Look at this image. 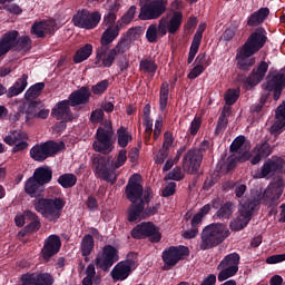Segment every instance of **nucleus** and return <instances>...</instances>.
Wrapping results in <instances>:
<instances>
[{
  "instance_id": "f257e3e1",
  "label": "nucleus",
  "mask_w": 285,
  "mask_h": 285,
  "mask_svg": "<svg viewBox=\"0 0 285 285\" xmlns=\"http://www.w3.org/2000/svg\"><path fill=\"white\" fill-rule=\"evenodd\" d=\"M268 42V32L264 28L255 29L247 38L245 43L236 51L238 70L248 72L255 66V57Z\"/></svg>"
},
{
  "instance_id": "f03ea898",
  "label": "nucleus",
  "mask_w": 285,
  "mask_h": 285,
  "mask_svg": "<svg viewBox=\"0 0 285 285\" xmlns=\"http://www.w3.org/2000/svg\"><path fill=\"white\" fill-rule=\"evenodd\" d=\"M261 88L263 92L259 102L250 106V115H259L271 97H273L274 101H279L282 92L285 90V70H269Z\"/></svg>"
},
{
  "instance_id": "7ed1b4c3",
  "label": "nucleus",
  "mask_w": 285,
  "mask_h": 285,
  "mask_svg": "<svg viewBox=\"0 0 285 285\" xmlns=\"http://www.w3.org/2000/svg\"><path fill=\"white\" fill-rule=\"evenodd\" d=\"M184 23V13L181 11H171L163 16L157 24H150L146 31V39L149 43H157V37L166 35H177Z\"/></svg>"
},
{
  "instance_id": "20e7f679",
  "label": "nucleus",
  "mask_w": 285,
  "mask_h": 285,
  "mask_svg": "<svg viewBox=\"0 0 285 285\" xmlns=\"http://www.w3.org/2000/svg\"><path fill=\"white\" fill-rule=\"evenodd\" d=\"M230 237V230L224 223H213L204 227L200 233L199 250H210L224 244Z\"/></svg>"
},
{
  "instance_id": "39448f33",
  "label": "nucleus",
  "mask_w": 285,
  "mask_h": 285,
  "mask_svg": "<svg viewBox=\"0 0 285 285\" xmlns=\"http://www.w3.org/2000/svg\"><path fill=\"white\" fill-rule=\"evenodd\" d=\"M10 50L16 52H30L32 50V39L30 36H20L19 31L11 30L3 33L0 38V59L6 57Z\"/></svg>"
},
{
  "instance_id": "423d86ee",
  "label": "nucleus",
  "mask_w": 285,
  "mask_h": 285,
  "mask_svg": "<svg viewBox=\"0 0 285 285\" xmlns=\"http://www.w3.org/2000/svg\"><path fill=\"white\" fill-rule=\"evenodd\" d=\"M37 213H40L45 219L57 224L61 218L63 208H66V200L61 197L55 198H38L35 202Z\"/></svg>"
},
{
  "instance_id": "0eeeda50",
  "label": "nucleus",
  "mask_w": 285,
  "mask_h": 285,
  "mask_svg": "<svg viewBox=\"0 0 285 285\" xmlns=\"http://www.w3.org/2000/svg\"><path fill=\"white\" fill-rule=\"evenodd\" d=\"M115 129L112 128V122H106L102 127H98L96 131V140L92 144L95 153H100V155H110L115 150Z\"/></svg>"
},
{
  "instance_id": "6e6552de",
  "label": "nucleus",
  "mask_w": 285,
  "mask_h": 285,
  "mask_svg": "<svg viewBox=\"0 0 285 285\" xmlns=\"http://www.w3.org/2000/svg\"><path fill=\"white\" fill-rule=\"evenodd\" d=\"M92 170L98 179H102L108 184H117V171L112 168V157L96 155L92 158Z\"/></svg>"
},
{
  "instance_id": "1a4fd4ad",
  "label": "nucleus",
  "mask_w": 285,
  "mask_h": 285,
  "mask_svg": "<svg viewBox=\"0 0 285 285\" xmlns=\"http://www.w3.org/2000/svg\"><path fill=\"white\" fill-rule=\"evenodd\" d=\"M61 150H66V142L48 140L46 142L35 145L30 149L29 155L33 161L41 163L46 161V159L50 157H55V155H58V153H61Z\"/></svg>"
},
{
  "instance_id": "9d476101",
  "label": "nucleus",
  "mask_w": 285,
  "mask_h": 285,
  "mask_svg": "<svg viewBox=\"0 0 285 285\" xmlns=\"http://www.w3.org/2000/svg\"><path fill=\"white\" fill-rule=\"evenodd\" d=\"M125 45L122 42L115 46V48L110 49V47H98L96 49V61L95 66L97 68H112V63L119 55H126L124 50Z\"/></svg>"
},
{
  "instance_id": "9b49d317",
  "label": "nucleus",
  "mask_w": 285,
  "mask_h": 285,
  "mask_svg": "<svg viewBox=\"0 0 285 285\" xmlns=\"http://www.w3.org/2000/svg\"><path fill=\"white\" fill-rule=\"evenodd\" d=\"M168 10V0H151L140 7L138 19L140 21H153L164 17Z\"/></svg>"
},
{
  "instance_id": "f8f14e48",
  "label": "nucleus",
  "mask_w": 285,
  "mask_h": 285,
  "mask_svg": "<svg viewBox=\"0 0 285 285\" xmlns=\"http://www.w3.org/2000/svg\"><path fill=\"white\" fill-rule=\"evenodd\" d=\"M240 259L242 256L237 253L226 255L217 265V271H220L218 273V282H226V279L235 277L239 272Z\"/></svg>"
},
{
  "instance_id": "ddd939ff",
  "label": "nucleus",
  "mask_w": 285,
  "mask_h": 285,
  "mask_svg": "<svg viewBox=\"0 0 285 285\" xmlns=\"http://www.w3.org/2000/svg\"><path fill=\"white\" fill-rule=\"evenodd\" d=\"M190 255V249L187 246H170L163 250L164 271H170V268L177 266L181 259H186Z\"/></svg>"
},
{
  "instance_id": "4468645a",
  "label": "nucleus",
  "mask_w": 285,
  "mask_h": 285,
  "mask_svg": "<svg viewBox=\"0 0 285 285\" xmlns=\"http://www.w3.org/2000/svg\"><path fill=\"white\" fill-rule=\"evenodd\" d=\"M100 22L101 13L99 11L90 12L88 9H81L72 17L73 26L83 30H95Z\"/></svg>"
},
{
  "instance_id": "2eb2a0df",
  "label": "nucleus",
  "mask_w": 285,
  "mask_h": 285,
  "mask_svg": "<svg viewBox=\"0 0 285 285\" xmlns=\"http://www.w3.org/2000/svg\"><path fill=\"white\" fill-rule=\"evenodd\" d=\"M258 203L256 200H250L244 203L239 209V216L229 223L230 230L235 233H239V230H244L250 224V219H253V213L255 208H257Z\"/></svg>"
},
{
  "instance_id": "dca6fc26",
  "label": "nucleus",
  "mask_w": 285,
  "mask_h": 285,
  "mask_svg": "<svg viewBox=\"0 0 285 285\" xmlns=\"http://www.w3.org/2000/svg\"><path fill=\"white\" fill-rule=\"evenodd\" d=\"M130 235L132 239H146V237H149L151 244H159V242H161V233H159L157 226H155V223L153 222L136 225L131 229Z\"/></svg>"
},
{
  "instance_id": "f3484780",
  "label": "nucleus",
  "mask_w": 285,
  "mask_h": 285,
  "mask_svg": "<svg viewBox=\"0 0 285 285\" xmlns=\"http://www.w3.org/2000/svg\"><path fill=\"white\" fill-rule=\"evenodd\" d=\"M117 262H119V249L112 245H106L101 255L95 259L97 268H100L104 273H108Z\"/></svg>"
},
{
  "instance_id": "a211bd4d",
  "label": "nucleus",
  "mask_w": 285,
  "mask_h": 285,
  "mask_svg": "<svg viewBox=\"0 0 285 285\" xmlns=\"http://www.w3.org/2000/svg\"><path fill=\"white\" fill-rule=\"evenodd\" d=\"M285 160L282 157L273 156L268 158L263 166L261 171L256 174L257 179H266L272 175H284L285 173Z\"/></svg>"
},
{
  "instance_id": "6ab92c4d",
  "label": "nucleus",
  "mask_w": 285,
  "mask_h": 285,
  "mask_svg": "<svg viewBox=\"0 0 285 285\" xmlns=\"http://www.w3.org/2000/svg\"><path fill=\"white\" fill-rule=\"evenodd\" d=\"M202 161H204V154L199 149H189L183 159V169L188 175H195L199 173L202 168Z\"/></svg>"
},
{
  "instance_id": "aec40b11",
  "label": "nucleus",
  "mask_w": 285,
  "mask_h": 285,
  "mask_svg": "<svg viewBox=\"0 0 285 285\" xmlns=\"http://www.w3.org/2000/svg\"><path fill=\"white\" fill-rule=\"evenodd\" d=\"M268 72V62L261 61L256 69H253L248 77L239 78V81L244 83L245 88H255L264 81V77Z\"/></svg>"
},
{
  "instance_id": "412c9836",
  "label": "nucleus",
  "mask_w": 285,
  "mask_h": 285,
  "mask_svg": "<svg viewBox=\"0 0 285 285\" xmlns=\"http://www.w3.org/2000/svg\"><path fill=\"white\" fill-rule=\"evenodd\" d=\"M57 28V20L47 19L36 21L31 26V35H35L37 39H46V37H52Z\"/></svg>"
},
{
  "instance_id": "4be33fe9",
  "label": "nucleus",
  "mask_w": 285,
  "mask_h": 285,
  "mask_svg": "<svg viewBox=\"0 0 285 285\" xmlns=\"http://www.w3.org/2000/svg\"><path fill=\"white\" fill-rule=\"evenodd\" d=\"M28 134L21 130L11 131L10 135L6 136L3 141L8 146H13L12 153H21L28 148Z\"/></svg>"
},
{
  "instance_id": "5701e85b",
  "label": "nucleus",
  "mask_w": 285,
  "mask_h": 285,
  "mask_svg": "<svg viewBox=\"0 0 285 285\" xmlns=\"http://www.w3.org/2000/svg\"><path fill=\"white\" fill-rule=\"evenodd\" d=\"M137 177H139V175H132L125 188L126 197L131 204H137V202L139 204L140 199L144 197V186L137 181Z\"/></svg>"
},
{
  "instance_id": "b1692460",
  "label": "nucleus",
  "mask_w": 285,
  "mask_h": 285,
  "mask_svg": "<svg viewBox=\"0 0 285 285\" xmlns=\"http://www.w3.org/2000/svg\"><path fill=\"white\" fill-rule=\"evenodd\" d=\"M22 285H53L55 278L49 273H27L21 276Z\"/></svg>"
},
{
  "instance_id": "393cba45",
  "label": "nucleus",
  "mask_w": 285,
  "mask_h": 285,
  "mask_svg": "<svg viewBox=\"0 0 285 285\" xmlns=\"http://www.w3.org/2000/svg\"><path fill=\"white\" fill-rule=\"evenodd\" d=\"M284 190V186L279 183L271 184L264 191L262 202L265 206H277V202H279V197H282V193Z\"/></svg>"
},
{
  "instance_id": "a878e982",
  "label": "nucleus",
  "mask_w": 285,
  "mask_h": 285,
  "mask_svg": "<svg viewBox=\"0 0 285 285\" xmlns=\"http://www.w3.org/2000/svg\"><path fill=\"white\" fill-rule=\"evenodd\" d=\"M91 96L92 94L90 92V88L82 86L69 95L68 101L71 108L77 106H86V104H90Z\"/></svg>"
},
{
  "instance_id": "bb28decb",
  "label": "nucleus",
  "mask_w": 285,
  "mask_h": 285,
  "mask_svg": "<svg viewBox=\"0 0 285 285\" xmlns=\"http://www.w3.org/2000/svg\"><path fill=\"white\" fill-rule=\"evenodd\" d=\"M51 117L57 119V121L66 120L72 121V110L70 109V100H61L51 110Z\"/></svg>"
},
{
  "instance_id": "cd10ccee",
  "label": "nucleus",
  "mask_w": 285,
  "mask_h": 285,
  "mask_svg": "<svg viewBox=\"0 0 285 285\" xmlns=\"http://www.w3.org/2000/svg\"><path fill=\"white\" fill-rule=\"evenodd\" d=\"M59 250H61V238L57 235H51L45 242L41 250L42 257L43 259H50V257L57 255Z\"/></svg>"
},
{
  "instance_id": "c85d7f7f",
  "label": "nucleus",
  "mask_w": 285,
  "mask_h": 285,
  "mask_svg": "<svg viewBox=\"0 0 285 285\" xmlns=\"http://www.w3.org/2000/svg\"><path fill=\"white\" fill-rule=\"evenodd\" d=\"M253 153L255 156L252 157L250 164L252 166H257L262 159H267V157L273 155V147H271L268 141L259 142L255 146Z\"/></svg>"
},
{
  "instance_id": "c756f323",
  "label": "nucleus",
  "mask_w": 285,
  "mask_h": 285,
  "mask_svg": "<svg viewBox=\"0 0 285 285\" xmlns=\"http://www.w3.org/2000/svg\"><path fill=\"white\" fill-rule=\"evenodd\" d=\"M268 14H271V9L267 7L261 8L257 11H254L247 18V26L249 28H257V26H262L266 19H268Z\"/></svg>"
},
{
  "instance_id": "7c9ffc66",
  "label": "nucleus",
  "mask_w": 285,
  "mask_h": 285,
  "mask_svg": "<svg viewBox=\"0 0 285 285\" xmlns=\"http://www.w3.org/2000/svg\"><path fill=\"white\" fill-rule=\"evenodd\" d=\"M202 39H204V28L199 27L194 35L190 48H189V53L187 58V63H193L195 60V57H197V53L199 52V47L202 46Z\"/></svg>"
},
{
  "instance_id": "2f4dec72",
  "label": "nucleus",
  "mask_w": 285,
  "mask_h": 285,
  "mask_svg": "<svg viewBox=\"0 0 285 285\" xmlns=\"http://www.w3.org/2000/svg\"><path fill=\"white\" fill-rule=\"evenodd\" d=\"M130 273H132V269L127 266L126 263L119 262L112 268L110 275L114 282H124L125 279H128V277H130Z\"/></svg>"
},
{
  "instance_id": "473e14b6",
  "label": "nucleus",
  "mask_w": 285,
  "mask_h": 285,
  "mask_svg": "<svg viewBox=\"0 0 285 285\" xmlns=\"http://www.w3.org/2000/svg\"><path fill=\"white\" fill-rule=\"evenodd\" d=\"M32 176L33 179H36L43 187L52 181V168L49 166L38 167L35 169Z\"/></svg>"
},
{
  "instance_id": "72a5a7b5",
  "label": "nucleus",
  "mask_w": 285,
  "mask_h": 285,
  "mask_svg": "<svg viewBox=\"0 0 285 285\" xmlns=\"http://www.w3.org/2000/svg\"><path fill=\"white\" fill-rule=\"evenodd\" d=\"M26 88H28V75L23 73L21 76V78H19L13 86H11L6 95L8 99H12V97H17L19 95H21V92H23V90H26Z\"/></svg>"
},
{
  "instance_id": "f704fd0d",
  "label": "nucleus",
  "mask_w": 285,
  "mask_h": 285,
  "mask_svg": "<svg viewBox=\"0 0 285 285\" xmlns=\"http://www.w3.org/2000/svg\"><path fill=\"white\" fill-rule=\"evenodd\" d=\"M117 37H119V26L107 28L100 38V48H110Z\"/></svg>"
},
{
  "instance_id": "c9c22d12",
  "label": "nucleus",
  "mask_w": 285,
  "mask_h": 285,
  "mask_svg": "<svg viewBox=\"0 0 285 285\" xmlns=\"http://www.w3.org/2000/svg\"><path fill=\"white\" fill-rule=\"evenodd\" d=\"M127 219L130 224L144 219V202L135 203L129 206L127 210Z\"/></svg>"
},
{
  "instance_id": "e433bc0d",
  "label": "nucleus",
  "mask_w": 285,
  "mask_h": 285,
  "mask_svg": "<svg viewBox=\"0 0 285 285\" xmlns=\"http://www.w3.org/2000/svg\"><path fill=\"white\" fill-rule=\"evenodd\" d=\"M24 193L29 197H36L39 193H43V185H40L38 180L31 176L24 183Z\"/></svg>"
},
{
  "instance_id": "4c0bfd02",
  "label": "nucleus",
  "mask_w": 285,
  "mask_h": 285,
  "mask_svg": "<svg viewBox=\"0 0 285 285\" xmlns=\"http://www.w3.org/2000/svg\"><path fill=\"white\" fill-rule=\"evenodd\" d=\"M137 39H139V28H130L126 35L120 38L118 43H124V51L128 52V50H130V43H132V41H137Z\"/></svg>"
},
{
  "instance_id": "58836bf2",
  "label": "nucleus",
  "mask_w": 285,
  "mask_h": 285,
  "mask_svg": "<svg viewBox=\"0 0 285 285\" xmlns=\"http://www.w3.org/2000/svg\"><path fill=\"white\" fill-rule=\"evenodd\" d=\"M170 95V85L168 81H164L160 86L159 91V110L160 112H166V108H168V97Z\"/></svg>"
},
{
  "instance_id": "ea45409f",
  "label": "nucleus",
  "mask_w": 285,
  "mask_h": 285,
  "mask_svg": "<svg viewBox=\"0 0 285 285\" xmlns=\"http://www.w3.org/2000/svg\"><path fill=\"white\" fill-rule=\"evenodd\" d=\"M26 217L27 222H30V224L24 226L26 230H28L29 234L37 233V230L41 228V220H39V216L32 210H26Z\"/></svg>"
},
{
  "instance_id": "a19ab883",
  "label": "nucleus",
  "mask_w": 285,
  "mask_h": 285,
  "mask_svg": "<svg viewBox=\"0 0 285 285\" xmlns=\"http://www.w3.org/2000/svg\"><path fill=\"white\" fill-rule=\"evenodd\" d=\"M90 55H92V45L86 43L73 55V63H82L90 58Z\"/></svg>"
},
{
  "instance_id": "79ce46f5",
  "label": "nucleus",
  "mask_w": 285,
  "mask_h": 285,
  "mask_svg": "<svg viewBox=\"0 0 285 285\" xmlns=\"http://www.w3.org/2000/svg\"><path fill=\"white\" fill-rule=\"evenodd\" d=\"M157 62H155V59L145 58L140 60L139 62V70L140 72H144L145 75H151V77H155V72H157Z\"/></svg>"
},
{
  "instance_id": "37998d69",
  "label": "nucleus",
  "mask_w": 285,
  "mask_h": 285,
  "mask_svg": "<svg viewBox=\"0 0 285 285\" xmlns=\"http://www.w3.org/2000/svg\"><path fill=\"white\" fill-rule=\"evenodd\" d=\"M95 250V238L92 235L87 234L82 237L80 242V253L81 255H92Z\"/></svg>"
},
{
  "instance_id": "c03bdc74",
  "label": "nucleus",
  "mask_w": 285,
  "mask_h": 285,
  "mask_svg": "<svg viewBox=\"0 0 285 285\" xmlns=\"http://www.w3.org/2000/svg\"><path fill=\"white\" fill-rule=\"evenodd\" d=\"M57 181L62 188H75V186H77V176L75 174L66 173L60 175Z\"/></svg>"
},
{
  "instance_id": "a18cd8bd",
  "label": "nucleus",
  "mask_w": 285,
  "mask_h": 285,
  "mask_svg": "<svg viewBox=\"0 0 285 285\" xmlns=\"http://www.w3.org/2000/svg\"><path fill=\"white\" fill-rule=\"evenodd\" d=\"M233 213H235V204H233V202H226L220 206L216 215L218 219H230Z\"/></svg>"
},
{
  "instance_id": "49530a36",
  "label": "nucleus",
  "mask_w": 285,
  "mask_h": 285,
  "mask_svg": "<svg viewBox=\"0 0 285 285\" xmlns=\"http://www.w3.org/2000/svg\"><path fill=\"white\" fill-rule=\"evenodd\" d=\"M118 146L120 148H126L130 141H132V135L124 126L117 129Z\"/></svg>"
},
{
  "instance_id": "de8ad7c7",
  "label": "nucleus",
  "mask_w": 285,
  "mask_h": 285,
  "mask_svg": "<svg viewBox=\"0 0 285 285\" xmlns=\"http://www.w3.org/2000/svg\"><path fill=\"white\" fill-rule=\"evenodd\" d=\"M43 88H46L45 82H37L32 85L24 94V98L30 101L31 99H37L39 95L43 91Z\"/></svg>"
},
{
  "instance_id": "09e8293b",
  "label": "nucleus",
  "mask_w": 285,
  "mask_h": 285,
  "mask_svg": "<svg viewBox=\"0 0 285 285\" xmlns=\"http://www.w3.org/2000/svg\"><path fill=\"white\" fill-rule=\"evenodd\" d=\"M40 104L41 102H39V101L29 102L27 110H26V121H30V119L37 118Z\"/></svg>"
},
{
  "instance_id": "8fccbe9b",
  "label": "nucleus",
  "mask_w": 285,
  "mask_h": 285,
  "mask_svg": "<svg viewBox=\"0 0 285 285\" xmlns=\"http://www.w3.org/2000/svg\"><path fill=\"white\" fill-rule=\"evenodd\" d=\"M135 14H137V7L131 6L127 12L121 17V20L118 21L119 26H128L135 19Z\"/></svg>"
},
{
  "instance_id": "3c124183",
  "label": "nucleus",
  "mask_w": 285,
  "mask_h": 285,
  "mask_svg": "<svg viewBox=\"0 0 285 285\" xmlns=\"http://www.w3.org/2000/svg\"><path fill=\"white\" fill-rule=\"evenodd\" d=\"M109 87H110V81H108V79H105V80H101L98 83L94 85L91 87V92L94 95L101 96V95H104V92H106V90H108Z\"/></svg>"
},
{
  "instance_id": "603ef678",
  "label": "nucleus",
  "mask_w": 285,
  "mask_h": 285,
  "mask_svg": "<svg viewBox=\"0 0 285 285\" xmlns=\"http://www.w3.org/2000/svg\"><path fill=\"white\" fill-rule=\"evenodd\" d=\"M159 208H161V204L157 203L155 206L142 205V219H148V217H154L159 213Z\"/></svg>"
},
{
  "instance_id": "864d4df0",
  "label": "nucleus",
  "mask_w": 285,
  "mask_h": 285,
  "mask_svg": "<svg viewBox=\"0 0 285 285\" xmlns=\"http://www.w3.org/2000/svg\"><path fill=\"white\" fill-rule=\"evenodd\" d=\"M228 188L234 189V194L238 199H242V197H244V195L246 194V190H248V187L242 183H229Z\"/></svg>"
},
{
  "instance_id": "5fc2aeb1",
  "label": "nucleus",
  "mask_w": 285,
  "mask_h": 285,
  "mask_svg": "<svg viewBox=\"0 0 285 285\" xmlns=\"http://www.w3.org/2000/svg\"><path fill=\"white\" fill-rule=\"evenodd\" d=\"M239 99V92L235 89H228L225 94V102L227 106H233L237 104Z\"/></svg>"
},
{
  "instance_id": "6e6d98bb",
  "label": "nucleus",
  "mask_w": 285,
  "mask_h": 285,
  "mask_svg": "<svg viewBox=\"0 0 285 285\" xmlns=\"http://www.w3.org/2000/svg\"><path fill=\"white\" fill-rule=\"evenodd\" d=\"M244 144H246L245 136L236 137L229 147L230 153H242V147L244 146Z\"/></svg>"
},
{
  "instance_id": "4d7b16f0",
  "label": "nucleus",
  "mask_w": 285,
  "mask_h": 285,
  "mask_svg": "<svg viewBox=\"0 0 285 285\" xmlns=\"http://www.w3.org/2000/svg\"><path fill=\"white\" fill-rule=\"evenodd\" d=\"M199 128H202V117L195 116V118L190 122V127L188 129L189 134L193 137H195V135H197V132H199Z\"/></svg>"
},
{
  "instance_id": "13d9d810",
  "label": "nucleus",
  "mask_w": 285,
  "mask_h": 285,
  "mask_svg": "<svg viewBox=\"0 0 285 285\" xmlns=\"http://www.w3.org/2000/svg\"><path fill=\"white\" fill-rule=\"evenodd\" d=\"M117 21V13L115 12V9H109L108 13L104 17V23L105 26H108V28H112V23Z\"/></svg>"
},
{
  "instance_id": "bf43d9fd",
  "label": "nucleus",
  "mask_w": 285,
  "mask_h": 285,
  "mask_svg": "<svg viewBox=\"0 0 285 285\" xmlns=\"http://www.w3.org/2000/svg\"><path fill=\"white\" fill-rule=\"evenodd\" d=\"M121 263L127 265L131 271H132V268H137V253L130 252L127 255V259L121 261Z\"/></svg>"
},
{
  "instance_id": "052dcab7",
  "label": "nucleus",
  "mask_w": 285,
  "mask_h": 285,
  "mask_svg": "<svg viewBox=\"0 0 285 285\" xmlns=\"http://www.w3.org/2000/svg\"><path fill=\"white\" fill-rule=\"evenodd\" d=\"M284 126H285V121L282 119H277L276 124H274L271 127V134L274 135L275 137H277V135H282V132H284Z\"/></svg>"
},
{
  "instance_id": "680f3d73",
  "label": "nucleus",
  "mask_w": 285,
  "mask_h": 285,
  "mask_svg": "<svg viewBox=\"0 0 285 285\" xmlns=\"http://www.w3.org/2000/svg\"><path fill=\"white\" fill-rule=\"evenodd\" d=\"M89 121L91 124H101L104 121V109H96L91 112Z\"/></svg>"
},
{
  "instance_id": "e2e57ef3",
  "label": "nucleus",
  "mask_w": 285,
  "mask_h": 285,
  "mask_svg": "<svg viewBox=\"0 0 285 285\" xmlns=\"http://www.w3.org/2000/svg\"><path fill=\"white\" fill-rule=\"evenodd\" d=\"M177 190V183L170 181L163 189V197H173Z\"/></svg>"
},
{
  "instance_id": "0e129e2a",
  "label": "nucleus",
  "mask_w": 285,
  "mask_h": 285,
  "mask_svg": "<svg viewBox=\"0 0 285 285\" xmlns=\"http://www.w3.org/2000/svg\"><path fill=\"white\" fill-rule=\"evenodd\" d=\"M3 10H6V12H9L10 14L16 16L23 13V9H21L17 3L4 4Z\"/></svg>"
},
{
  "instance_id": "69168bd1",
  "label": "nucleus",
  "mask_w": 285,
  "mask_h": 285,
  "mask_svg": "<svg viewBox=\"0 0 285 285\" xmlns=\"http://www.w3.org/2000/svg\"><path fill=\"white\" fill-rule=\"evenodd\" d=\"M153 197H154L153 188L146 187L145 189H142V197L140 198L139 202H142V206H146V204H150V202L153 200Z\"/></svg>"
},
{
  "instance_id": "338daca9",
  "label": "nucleus",
  "mask_w": 285,
  "mask_h": 285,
  "mask_svg": "<svg viewBox=\"0 0 285 285\" xmlns=\"http://www.w3.org/2000/svg\"><path fill=\"white\" fill-rule=\"evenodd\" d=\"M226 128H228V118L218 117L215 135H222Z\"/></svg>"
},
{
  "instance_id": "774afa93",
  "label": "nucleus",
  "mask_w": 285,
  "mask_h": 285,
  "mask_svg": "<svg viewBox=\"0 0 285 285\" xmlns=\"http://www.w3.org/2000/svg\"><path fill=\"white\" fill-rule=\"evenodd\" d=\"M127 160H128L127 151L126 149H121L114 164L115 168H121V166H124V164H126Z\"/></svg>"
}]
</instances>
